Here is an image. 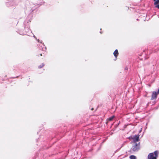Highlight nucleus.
<instances>
[{
  "label": "nucleus",
  "instance_id": "f257e3e1",
  "mask_svg": "<svg viewBox=\"0 0 159 159\" xmlns=\"http://www.w3.org/2000/svg\"><path fill=\"white\" fill-rule=\"evenodd\" d=\"M158 156V152L155 151L153 153L149 154L148 156V159H157V157Z\"/></svg>",
  "mask_w": 159,
  "mask_h": 159
},
{
  "label": "nucleus",
  "instance_id": "f03ea898",
  "mask_svg": "<svg viewBox=\"0 0 159 159\" xmlns=\"http://www.w3.org/2000/svg\"><path fill=\"white\" fill-rule=\"evenodd\" d=\"M140 149V143H139L138 144L135 143L134 145L131 148V150L134 152H135L138 151Z\"/></svg>",
  "mask_w": 159,
  "mask_h": 159
},
{
  "label": "nucleus",
  "instance_id": "7ed1b4c3",
  "mask_svg": "<svg viewBox=\"0 0 159 159\" xmlns=\"http://www.w3.org/2000/svg\"><path fill=\"white\" fill-rule=\"evenodd\" d=\"M159 94V89L158 90L157 92H153L152 93V97L151 99V100H153L154 99H155L157 98V95Z\"/></svg>",
  "mask_w": 159,
  "mask_h": 159
},
{
  "label": "nucleus",
  "instance_id": "20e7f679",
  "mask_svg": "<svg viewBox=\"0 0 159 159\" xmlns=\"http://www.w3.org/2000/svg\"><path fill=\"white\" fill-rule=\"evenodd\" d=\"M139 136L138 135H135L134 137L132 138V139L135 142L139 141Z\"/></svg>",
  "mask_w": 159,
  "mask_h": 159
},
{
  "label": "nucleus",
  "instance_id": "39448f33",
  "mask_svg": "<svg viewBox=\"0 0 159 159\" xmlns=\"http://www.w3.org/2000/svg\"><path fill=\"white\" fill-rule=\"evenodd\" d=\"M113 54L114 56L116 58L119 54L118 51L117 49L116 50L113 52Z\"/></svg>",
  "mask_w": 159,
  "mask_h": 159
},
{
  "label": "nucleus",
  "instance_id": "423d86ee",
  "mask_svg": "<svg viewBox=\"0 0 159 159\" xmlns=\"http://www.w3.org/2000/svg\"><path fill=\"white\" fill-rule=\"evenodd\" d=\"M115 116H113L111 117H109L108 119H107V120L108 121H111L114 118Z\"/></svg>",
  "mask_w": 159,
  "mask_h": 159
},
{
  "label": "nucleus",
  "instance_id": "0eeeda50",
  "mask_svg": "<svg viewBox=\"0 0 159 159\" xmlns=\"http://www.w3.org/2000/svg\"><path fill=\"white\" fill-rule=\"evenodd\" d=\"M129 158L130 159H136V157L134 155H131Z\"/></svg>",
  "mask_w": 159,
  "mask_h": 159
},
{
  "label": "nucleus",
  "instance_id": "6e6552de",
  "mask_svg": "<svg viewBox=\"0 0 159 159\" xmlns=\"http://www.w3.org/2000/svg\"><path fill=\"white\" fill-rule=\"evenodd\" d=\"M159 3V0H156L155 1L154 3V5H157V4Z\"/></svg>",
  "mask_w": 159,
  "mask_h": 159
},
{
  "label": "nucleus",
  "instance_id": "1a4fd4ad",
  "mask_svg": "<svg viewBox=\"0 0 159 159\" xmlns=\"http://www.w3.org/2000/svg\"><path fill=\"white\" fill-rule=\"evenodd\" d=\"M44 66V65L43 63L42 64L39 65L38 67L39 68H41L43 67Z\"/></svg>",
  "mask_w": 159,
  "mask_h": 159
},
{
  "label": "nucleus",
  "instance_id": "9d476101",
  "mask_svg": "<svg viewBox=\"0 0 159 159\" xmlns=\"http://www.w3.org/2000/svg\"><path fill=\"white\" fill-rule=\"evenodd\" d=\"M156 7L158 8L159 9V5H157L155 6Z\"/></svg>",
  "mask_w": 159,
  "mask_h": 159
},
{
  "label": "nucleus",
  "instance_id": "9b49d317",
  "mask_svg": "<svg viewBox=\"0 0 159 159\" xmlns=\"http://www.w3.org/2000/svg\"><path fill=\"white\" fill-rule=\"evenodd\" d=\"M93 108H92L91 109V110L93 111Z\"/></svg>",
  "mask_w": 159,
  "mask_h": 159
},
{
  "label": "nucleus",
  "instance_id": "f8f14e48",
  "mask_svg": "<svg viewBox=\"0 0 159 159\" xmlns=\"http://www.w3.org/2000/svg\"><path fill=\"white\" fill-rule=\"evenodd\" d=\"M40 56H42V54H40Z\"/></svg>",
  "mask_w": 159,
  "mask_h": 159
},
{
  "label": "nucleus",
  "instance_id": "ddd939ff",
  "mask_svg": "<svg viewBox=\"0 0 159 159\" xmlns=\"http://www.w3.org/2000/svg\"><path fill=\"white\" fill-rule=\"evenodd\" d=\"M156 0H153V1L155 2L156 1Z\"/></svg>",
  "mask_w": 159,
  "mask_h": 159
}]
</instances>
